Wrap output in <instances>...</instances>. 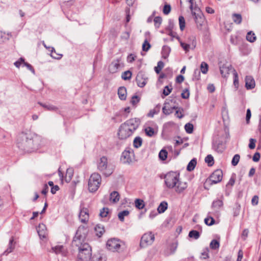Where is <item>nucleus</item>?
Returning a JSON list of instances; mask_svg holds the SVG:
<instances>
[{"mask_svg": "<svg viewBox=\"0 0 261 261\" xmlns=\"http://www.w3.org/2000/svg\"><path fill=\"white\" fill-rule=\"evenodd\" d=\"M171 11V6L170 5H165L163 8V11L165 15H168Z\"/></svg>", "mask_w": 261, "mask_h": 261, "instance_id": "0e129e2a", "label": "nucleus"}, {"mask_svg": "<svg viewBox=\"0 0 261 261\" xmlns=\"http://www.w3.org/2000/svg\"><path fill=\"white\" fill-rule=\"evenodd\" d=\"M197 161L196 159H193L190 161V162L189 163L187 167V170L189 171H192L193 170L196 165Z\"/></svg>", "mask_w": 261, "mask_h": 261, "instance_id": "c85d7f7f", "label": "nucleus"}, {"mask_svg": "<svg viewBox=\"0 0 261 261\" xmlns=\"http://www.w3.org/2000/svg\"><path fill=\"white\" fill-rule=\"evenodd\" d=\"M124 67V64L121 57L114 59L109 65L108 70L111 73H115L119 69Z\"/></svg>", "mask_w": 261, "mask_h": 261, "instance_id": "6e6552de", "label": "nucleus"}, {"mask_svg": "<svg viewBox=\"0 0 261 261\" xmlns=\"http://www.w3.org/2000/svg\"><path fill=\"white\" fill-rule=\"evenodd\" d=\"M40 138L31 134H20L17 139L18 147L25 152H31L37 150L39 145Z\"/></svg>", "mask_w": 261, "mask_h": 261, "instance_id": "f257e3e1", "label": "nucleus"}, {"mask_svg": "<svg viewBox=\"0 0 261 261\" xmlns=\"http://www.w3.org/2000/svg\"><path fill=\"white\" fill-rule=\"evenodd\" d=\"M20 60L22 62H23L24 66H26L29 70L32 71V73H35V70L31 64H29L27 62H25L24 59H23L22 58H20Z\"/></svg>", "mask_w": 261, "mask_h": 261, "instance_id": "4d7b16f0", "label": "nucleus"}, {"mask_svg": "<svg viewBox=\"0 0 261 261\" xmlns=\"http://www.w3.org/2000/svg\"><path fill=\"white\" fill-rule=\"evenodd\" d=\"M79 217L81 222L84 223H87L88 221L89 217L88 210L87 208L81 207Z\"/></svg>", "mask_w": 261, "mask_h": 261, "instance_id": "dca6fc26", "label": "nucleus"}, {"mask_svg": "<svg viewBox=\"0 0 261 261\" xmlns=\"http://www.w3.org/2000/svg\"><path fill=\"white\" fill-rule=\"evenodd\" d=\"M233 84L236 88H238L239 86V77L238 74L235 69L233 70Z\"/></svg>", "mask_w": 261, "mask_h": 261, "instance_id": "a19ab883", "label": "nucleus"}, {"mask_svg": "<svg viewBox=\"0 0 261 261\" xmlns=\"http://www.w3.org/2000/svg\"><path fill=\"white\" fill-rule=\"evenodd\" d=\"M189 237L194 238L195 239H198L200 237V234L198 231L192 230L189 232Z\"/></svg>", "mask_w": 261, "mask_h": 261, "instance_id": "79ce46f5", "label": "nucleus"}, {"mask_svg": "<svg viewBox=\"0 0 261 261\" xmlns=\"http://www.w3.org/2000/svg\"><path fill=\"white\" fill-rule=\"evenodd\" d=\"M223 205V202L222 199H217L214 200L212 203V208L215 213H218L220 211Z\"/></svg>", "mask_w": 261, "mask_h": 261, "instance_id": "6ab92c4d", "label": "nucleus"}, {"mask_svg": "<svg viewBox=\"0 0 261 261\" xmlns=\"http://www.w3.org/2000/svg\"><path fill=\"white\" fill-rule=\"evenodd\" d=\"M210 246L212 249H218L220 247L219 242L216 240H213L210 244Z\"/></svg>", "mask_w": 261, "mask_h": 261, "instance_id": "72a5a7b5", "label": "nucleus"}, {"mask_svg": "<svg viewBox=\"0 0 261 261\" xmlns=\"http://www.w3.org/2000/svg\"><path fill=\"white\" fill-rule=\"evenodd\" d=\"M246 39L250 42H254L256 39L255 34L252 31L248 32L246 35Z\"/></svg>", "mask_w": 261, "mask_h": 261, "instance_id": "c756f323", "label": "nucleus"}, {"mask_svg": "<svg viewBox=\"0 0 261 261\" xmlns=\"http://www.w3.org/2000/svg\"><path fill=\"white\" fill-rule=\"evenodd\" d=\"M190 96V92L188 89H185L181 94V96L184 99L189 98Z\"/></svg>", "mask_w": 261, "mask_h": 261, "instance_id": "e2e57ef3", "label": "nucleus"}, {"mask_svg": "<svg viewBox=\"0 0 261 261\" xmlns=\"http://www.w3.org/2000/svg\"><path fill=\"white\" fill-rule=\"evenodd\" d=\"M135 206L139 210L143 209L145 206L144 202L140 199H136L135 201Z\"/></svg>", "mask_w": 261, "mask_h": 261, "instance_id": "2f4dec72", "label": "nucleus"}, {"mask_svg": "<svg viewBox=\"0 0 261 261\" xmlns=\"http://www.w3.org/2000/svg\"><path fill=\"white\" fill-rule=\"evenodd\" d=\"M223 177L222 171L220 169L215 170L210 176L208 181L210 185L216 184L222 180Z\"/></svg>", "mask_w": 261, "mask_h": 261, "instance_id": "f8f14e48", "label": "nucleus"}, {"mask_svg": "<svg viewBox=\"0 0 261 261\" xmlns=\"http://www.w3.org/2000/svg\"><path fill=\"white\" fill-rule=\"evenodd\" d=\"M97 168L106 176H110L113 172V169L108 165V160L106 156H102L100 159Z\"/></svg>", "mask_w": 261, "mask_h": 261, "instance_id": "0eeeda50", "label": "nucleus"}, {"mask_svg": "<svg viewBox=\"0 0 261 261\" xmlns=\"http://www.w3.org/2000/svg\"><path fill=\"white\" fill-rule=\"evenodd\" d=\"M109 214V208L107 207H103L100 210L99 216L101 217H106Z\"/></svg>", "mask_w": 261, "mask_h": 261, "instance_id": "13d9d810", "label": "nucleus"}, {"mask_svg": "<svg viewBox=\"0 0 261 261\" xmlns=\"http://www.w3.org/2000/svg\"><path fill=\"white\" fill-rule=\"evenodd\" d=\"M154 240V235L151 233H147L143 235L141 239L140 245L142 248H145L152 244Z\"/></svg>", "mask_w": 261, "mask_h": 261, "instance_id": "1a4fd4ad", "label": "nucleus"}, {"mask_svg": "<svg viewBox=\"0 0 261 261\" xmlns=\"http://www.w3.org/2000/svg\"><path fill=\"white\" fill-rule=\"evenodd\" d=\"M38 103L46 110L48 111H56L57 109L55 106L53 105L43 104L41 102H38Z\"/></svg>", "mask_w": 261, "mask_h": 261, "instance_id": "4c0bfd02", "label": "nucleus"}, {"mask_svg": "<svg viewBox=\"0 0 261 261\" xmlns=\"http://www.w3.org/2000/svg\"><path fill=\"white\" fill-rule=\"evenodd\" d=\"M51 250L53 252H54L56 254H62L64 253V247L62 245L56 246L55 247H53L51 248Z\"/></svg>", "mask_w": 261, "mask_h": 261, "instance_id": "7c9ffc66", "label": "nucleus"}, {"mask_svg": "<svg viewBox=\"0 0 261 261\" xmlns=\"http://www.w3.org/2000/svg\"><path fill=\"white\" fill-rule=\"evenodd\" d=\"M50 56L55 59H60L61 58L62 55L56 54L55 49L54 47H51Z\"/></svg>", "mask_w": 261, "mask_h": 261, "instance_id": "09e8293b", "label": "nucleus"}, {"mask_svg": "<svg viewBox=\"0 0 261 261\" xmlns=\"http://www.w3.org/2000/svg\"><path fill=\"white\" fill-rule=\"evenodd\" d=\"M172 90V88H170L169 86H165L163 91L164 96H162V97L164 98L165 96H168L171 92Z\"/></svg>", "mask_w": 261, "mask_h": 261, "instance_id": "3c124183", "label": "nucleus"}, {"mask_svg": "<svg viewBox=\"0 0 261 261\" xmlns=\"http://www.w3.org/2000/svg\"><path fill=\"white\" fill-rule=\"evenodd\" d=\"M164 66V63L163 62H162V61H160L159 62H158L157 66L154 67V70L155 72L157 74L160 73L162 69L163 68Z\"/></svg>", "mask_w": 261, "mask_h": 261, "instance_id": "58836bf2", "label": "nucleus"}, {"mask_svg": "<svg viewBox=\"0 0 261 261\" xmlns=\"http://www.w3.org/2000/svg\"><path fill=\"white\" fill-rule=\"evenodd\" d=\"M256 140L253 138H251L249 140V148L251 149H253L255 147Z\"/></svg>", "mask_w": 261, "mask_h": 261, "instance_id": "69168bd1", "label": "nucleus"}, {"mask_svg": "<svg viewBox=\"0 0 261 261\" xmlns=\"http://www.w3.org/2000/svg\"><path fill=\"white\" fill-rule=\"evenodd\" d=\"M179 174L174 172H170L165 176V183L169 189L175 188V191L178 193H181L187 187L186 182H181L179 180Z\"/></svg>", "mask_w": 261, "mask_h": 261, "instance_id": "7ed1b4c3", "label": "nucleus"}, {"mask_svg": "<svg viewBox=\"0 0 261 261\" xmlns=\"http://www.w3.org/2000/svg\"><path fill=\"white\" fill-rule=\"evenodd\" d=\"M129 212L128 211H127V210L123 211L118 214V218L119 219V220L123 222V221H124V217L128 216L129 215Z\"/></svg>", "mask_w": 261, "mask_h": 261, "instance_id": "f704fd0d", "label": "nucleus"}, {"mask_svg": "<svg viewBox=\"0 0 261 261\" xmlns=\"http://www.w3.org/2000/svg\"><path fill=\"white\" fill-rule=\"evenodd\" d=\"M209 249L207 247L205 248L201 253L200 258L202 259H207L209 258Z\"/></svg>", "mask_w": 261, "mask_h": 261, "instance_id": "ea45409f", "label": "nucleus"}, {"mask_svg": "<svg viewBox=\"0 0 261 261\" xmlns=\"http://www.w3.org/2000/svg\"><path fill=\"white\" fill-rule=\"evenodd\" d=\"M161 105L158 104L153 109L151 110L149 113L147 114L148 117H153L155 114H158L161 109Z\"/></svg>", "mask_w": 261, "mask_h": 261, "instance_id": "393cba45", "label": "nucleus"}, {"mask_svg": "<svg viewBox=\"0 0 261 261\" xmlns=\"http://www.w3.org/2000/svg\"><path fill=\"white\" fill-rule=\"evenodd\" d=\"M87 232V228L85 226H79L73 238L72 243V246L77 247L79 249L81 248V246L83 245V244H87L85 242Z\"/></svg>", "mask_w": 261, "mask_h": 261, "instance_id": "20e7f679", "label": "nucleus"}, {"mask_svg": "<svg viewBox=\"0 0 261 261\" xmlns=\"http://www.w3.org/2000/svg\"><path fill=\"white\" fill-rule=\"evenodd\" d=\"M168 152L165 149H162L159 154V157L162 161H165L167 158Z\"/></svg>", "mask_w": 261, "mask_h": 261, "instance_id": "c9c22d12", "label": "nucleus"}, {"mask_svg": "<svg viewBox=\"0 0 261 261\" xmlns=\"http://www.w3.org/2000/svg\"><path fill=\"white\" fill-rule=\"evenodd\" d=\"M258 202V197L257 195L254 196L251 200V203L252 205H256Z\"/></svg>", "mask_w": 261, "mask_h": 261, "instance_id": "774afa93", "label": "nucleus"}, {"mask_svg": "<svg viewBox=\"0 0 261 261\" xmlns=\"http://www.w3.org/2000/svg\"><path fill=\"white\" fill-rule=\"evenodd\" d=\"M120 199V195L118 192L113 191L112 192L110 195V200L113 203L117 202Z\"/></svg>", "mask_w": 261, "mask_h": 261, "instance_id": "b1692460", "label": "nucleus"}, {"mask_svg": "<svg viewBox=\"0 0 261 261\" xmlns=\"http://www.w3.org/2000/svg\"><path fill=\"white\" fill-rule=\"evenodd\" d=\"M208 68V66L206 63H205L204 62H202L201 63L200 70L202 73L206 74L207 72Z\"/></svg>", "mask_w": 261, "mask_h": 261, "instance_id": "c03bdc74", "label": "nucleus"}, {"mask_svg": "<svg viewBox=\"0 0 261 261\" xmlns=\"http://www.w3.org/2000/svg\"><path fill=\"white\" fill-rule=\"evenodd\" d=\"M101 178L97 173L92 174L88 181V189L90 192H95L99 188L101 184Z\"/></svg>", "mask_w": 261, "mask_h": 261, "instance_id": "423d86ee", "label": "nucleus"}, {"mask_svg": "<svg viewBox=\"0 0 261 261\" xmlns=\"http://www.w3.org/2000/svg\"><path fill=\"white\" fill-rule=\"evenodd\" d=\"M219 68L220 73L224 77H227L231 71L233 72V70L234 69L230 64H223L222 66L220 65Z\"/></svg>", "mask_w": 261, "mask_h": 261, "instance_id": "2eb2a0df", "label": "nucleus"}, {"mask_svg": "<svg viewBox=\"0 0 261 261\" xmlns=\"http://www.w3.org/2000/svg\"><path fill=\"white\" fill-rule=\"evenodd\" d=\"M11 37V33H6L5 32L0 31V41L4 42L9 39Z\"/></svg>", "mask_w": 261, "mask_h": 261, "instance_id": "bb28decb", "label": "nucleus"}, {"mask_svg": "<svg viewBox=\"0 0 261 261\" xmlns=\"http://www.w3.org/2000/svg\"><path fill=\"white\" fill-rule=\"evenodd\" d=\"M77 261H89L91 258V248L88 244H84L79 249Z\"/></svg>", "mask_w": 261, "mask_h": 261, "instance_id": "39448f33", "label": "nucleus"}, {"mask_svg": "<svg viewBox=\"0 0 261 261\" xmlns=\"http://www.w3.org/2000/svg\"><path fill=\"white\" fill-rule=\"evenodd\" d=\"M132 75V72L129 70H127L122 73L121 77L124 80H128L131 79Z\"/></svg>", "mask_w": 261, "mask_h": 261, "instance_id": "e433bc0d", "label": "nucleus"}, {"mask_svg": "<svg viewBox=\"0 0 261 261\" xmlns=\"http://www.w3.org/2000/svg\"><path fill=\"white\" fill-rule=\"evenodd\" d=\"M170 52V48L168 46L164 45L162 47V57L164 59H166Z\"/></svg>", "mask_w": 261, "mask_h": 261, "instance_id": "cd10ccee", "label": "nucleus"}, {"mask_svg": "<svg viewBox=\"0 0 261 261\" xmlns=\"http://www.w3.org/2000/svg\"><path fill=\"white\" fill-rule=\"evenodd\" d=\"M146 134L149 137H152L154 134V129L151 127H147L145 129Z\"/></svg>", "mask_w": 261, "mask_h": 261, "instance_id": "6e6d98bb", "label": "nucleus"}, {"mask_svg": "<svg viewBox=\"0 0 261 261\" xmlns=\"http://www.w3.org/2000/svg\"><path fill=\"white\" fill-rule=\"evenodd\" d=\"M94 230L96 235L98 237H101L105 231L104 226L99 224L95 226Z\"/></svg>", "mask_w": 261, "mask_h": 261, "instance_id": "5701e85b", "label": "nucleus"}, {"mask_svg": "<svg viewBox=\"0 0 261 261\" xmlns=\"http://www.w3.org/2000/svg\"><path fill=\"white\" fill-rule=\"evenodd\" d=\"M195 22L199 25L201 26L205 22V17H194Z\"/></svg>", "mask_w": 261, "mask_h": 261, "instance_id": "680f3d73", "label": "nucleus"}, {"mask_svg": "<svg viewBox=\"0 0 261 261\" xmlns=\"http://www.w3.org/2000/svg\"><path fill=\"white\" fill-rule=\"evenodd\" d=\"M72 175V170L71 169H67L66 170V174L65 176V180L66 181V182H69L70 181Z\"/></svg>", "mask_w": 261, "mask_h": 261, "instance_id": "a18cd8bd", "label": "nucleus"}, {"mask_svg": "<svg viewBox=\"0 0 261 261\" xmlns=\"http://www.w3.org/2000/svg\"><path fill=\"white\" fill-rule=\"evenodd\" d=\"M151 45L147 39H145L142 44V50L144 51H147L150 48Z\"/></svg>", "mask_w": 261, "mask_h": 261, "instance_id": "603ef678", "label": "nucleus"}, {"mask_svg": "<svg viewBox=\"0 0 261 261\" xmlns=\"http://www.w3.org/2000/svg\"><path fill=\"white\" fill-rule=\"evenodd\" d=\"M142 144V139L140 137H136L133 141V145L134 147L136 148H138L140 147Z\"/></svg>", "mask_w": 261, "mask_h": 261, "instance_id": "473e14b6", "label": "nucleus"}, {"mask_svg": "<svg viewBox=\"0 0 261 261\" xmlns=\"http://www.w3.org/2000/svg\"><path fill=\"white\" fill-rule=\"evenodd\" d=\"M168 207V203L166 201H162L158 207V213L160 214L163 213L165 212V211L167 209Z\"/></svg>", "mask_w": 261, "mask_h": 261, "instance_id": "a878e982", "label": "nucleus"}, {"mask_svg": "<svg viewBox=\"0 0 261 261\" xmlns=\"http://www.w3.org/2000/svg\"><path fill=\"white\" fill-rule=\"evenodd\" d=\"M140 123L138 118L130 119L122 123L119 127L118 136L120 139H126L134 133Z\"/></svg>", "mask_w": 261, "mask_h": 261, "instance_id": "f03ea898", "label": "nucleus"}, {"mask_svg": "<svg viewBox=\"0 0 261 261\" xmlns=\"http://www.w3.org/2000/svg\"><path fill=\"white\" fill-rule=\"evenodd\" d=\"M176 112L175 113V116L179 119L182 118L184 117V114H182L183 109L180 107H178L177 109H175Z\"/></svg>", "mask_w": 261, "mask_h": 261, "instance_id": "de8ad7c7", "label": "nucleus"}, {"mask_svg": "<svg viewBox=\"0 0 261 261\" xmlns=\"http://www.w3.org/2000/svg\"><path fill=\"white\" fill-rule=\"evenodd\" d=\"M119 98L122 100H125L127 95L126 89L124 87H120L118 90Z\"/></svg>", "mask_w": 261, "mask_h": 261, "instance_id": "4be33fe9", "label": "nucleus"}, {"mask_svg": "<svg viewBox=\"0 0 261 261\" xmlns=\"http://www.w3.org/2000/svg\"><path fill=\"white\" fill-rule=\"evenodd\" d=\"M37 232L40 238H45L47 234L45 225L40 224L37 228Z\"/></svg>", "mask_w": 261, "mask_h": 261, "instance_id": "aec40b11", "label": "nucleus"}, {"mask_svg": "<svg viewBox=\"0 0 261 261\" xmlns=\"http://www.w3.org/2000/svg\"><path fill=\"white\" fill-rule=\"evenodd\" d=\"M255 86V82L252 76L247 75L245 77V87L247 89H252Z\"/></svg>", "mask_w": 261, "mask_h": 261, "instance_id": "f3484780", "label": "nucleus"}, {"mask_svg": "<svg viewBox=\"0 0 261 261\" xmlns=\"http://www.w3.org/2000/svg\"><path fill=\"white\" fill-rule=\"evenodd\" d=\"M15 247V243L14 242L13 237H11L9 240L7 249L4 252V254L7 255L9 253L12 252Z\"/></svg>", "mask_w": 261, "mask_h": 261, "instance_id": "412c9836", "label": "nucleus"}, {"mask_svg": "<svg viewBox=\"0 0 261 261\" xmlns=\"http://www.w3.org/2000/svg\"><path fill=\"white\" fill-rule=\"evenodd\" d=\"M240 159V156L238 154H235L231 161V164L233 166H236L238 165Z\"/></svg>", "mask_w": 261, "mask_h": 261, "instance_id": "5fc2aeb1", "label": "nucleus"}, {"mask_svg": "<svg viewBox=\"0 0 261 261\" xmlns=\"http://www.w3.org/2000/svg\"><path fill=\"white\" fill-rule=\"evenodd\" d=\"M133 156V151L125 150L122 153L121 161L124 164H129L132 162Z\"/></svg>", "mask_w": 261, "mask_h": 261, "instance_id": "ddd939ff", "label": "nucleus"}, {"mask_svg": "<svg viewBox=\"0 0 261 261\" xmlns=\"http://www.w3.org/2000/svg\"><path fill=\"white\" fill-rule=\"evenodd\" d=\"M106 245L107 249L113 252L118 251L121 247L120 240L115 238L109 239Z\"/></svg>", "mask_w": 261, "mask_h": 261, "instance_id": "9b49d317", "label": "nucleus"}, {"mask_svg": "<svg viewBox=\"0 0 261 261\" xmlns=\"http://www.w3.org/2000/svg\"><path fill=\"white\" fill-rule=\"evenodd\" d=\"M140 100V98L137 95H134L132 97L130 103L133 106H136Z\"/></svg>", "mask_w": 261, "mask_h": 261, "instance_id": "052dcab7", "label": "nucleus"}, {"mask_svg": "<svg viewBox=\"0 0 261 261\" xmlns=\"http://www.w3.org/2000/svg\"><path fill=\"white\" fill-rule=\"evenodd\" d=\"M175 100L174 99H171L168 101L166 100L164 103V106L162 108V112L165 115H169L171 113H172L174 109H177L178 107L176 106H171L170 103H175Z\"/></svg>", "mask_w": 261, "mask_h": 261, "instance_id": "9d476101", "label": "nucleus"}, {"mask_svg": "<svg viewBox=\"0 0 261 261\" xmlns=\"http://www.w3.org/2000/svg\"><path fill=\"white\" fill-rule=\"evenodd\" d=\"M204 222L207 225L211 226L215 223V220L213 217L210 216L209 217L205 218Z\"/></svg>", "mask_w": 261, "mask_h": 261, "instance_id": "864d4df0", "label": "nucleus"}, {"mask_svg": "<svg viewBox=\"0 0 261 261\" xmlns=\"http://www.w3.org/2000/svg\"><path fill=\"white\" fill-rule=\"evenodd\" d=\"M260 153L258 152H255L252 158V160L255 162H257L260 159Z\"/></svg>", "mask_w": 261, "mask_h": 261, "instance_id": "338daca9", "label": "nucleus"}, {"mask_svg": "<svg viewBox=\"0 0 261 261\" xmlns=\"http://www.w3.org/2000/svg\"><path fill=\"white\" fill-rule=\"evenodd\" d=\"M179 18V24L181 31H183L185 28V17Z\"/></svg>", "mask_w": 261, "mask_h": 261, "instance_id": "bf43d9fd", "label": "nucleus"}, {"mask_svg": "<svg viewBox=\"0 0 261 261\" xmlns=\"http://www.w3.org/2000/svg\"><path fill=\"white\" fill-rule=\"evenodd\" d=\"M153 21L154 22V27L158 29L162 22V17H154Z\"/></svg>", "mask_w": 261, "mask_h": 261, "instance_id": "49530a36", "label": "nucleus"}, {"mask_svg": "<svg viewBox=\"0 0 261 261\" xmlns=\"http://www.w3.org/2000/svg\"><path fill=\"white\" fill-rule=\"evenodd\" d=\"M205 162L209 166H212L214 164V158L211 154L207 155L205 158Z\"/></svg>", "mask_w": 261, "mask_h": 261, "instance_id": "37998d69", "label": "nucleus"}, {"mask_svg": "<svg viewBox=\"0 0 261 261\" xmlns=\"http://www.w3.org/2000/svg\"><path fill=\"white\" fill-rule=\"evenodd\" d=\"M136 81L137 84V85L141 88H142L145 86L147 83V78L145 76V74L142 72H140L138 73Z\"/></svg>", "mask_w": 261, "mask_h": 261, "instance_id": "4468645a", "label": "nucleus"}, {"mask_svg": "<svg viewBox=\"0 0 261 261\" xmlns=\"http://www.w3.org/2000/svg\"><path fill=\"white\" fill-rule=\"evenodd\" d=\"M190 3V9L193 16H201L202 12L199 7L196 6H193V0H188Z\"/></svg>", "mask_w": 261, "mask_h": 261, "instance_id": "a211bd4d", "label": "nucleus"}, {"mask_svg": "<svg viewBox=\"0 0 261 261\" xmlns=\"http://www.w3.org/2000/svg\"><path fill=\"white\" fill-rule=\"evenodd\" d=\"M185 129L188 134H191L193 131V125L192 123H188L185 125Z\"/></svg>", "mask_w": 261, "mask_h": 261, "instance_id": "8fccbe9b", "label": "nucleus"}]
</instances>
